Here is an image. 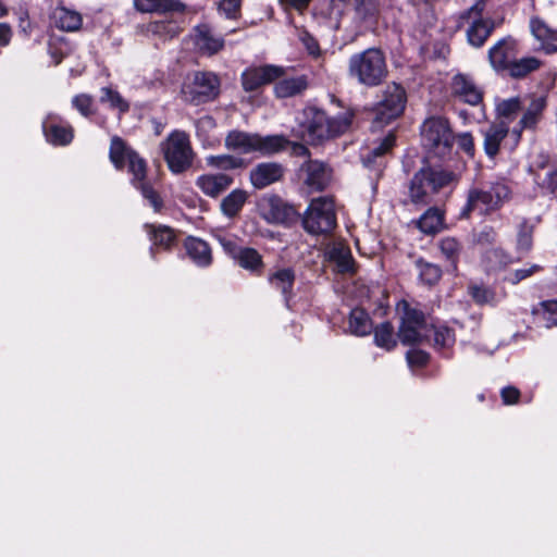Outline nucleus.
Returning <instances> with one entry per match:
<instances>
[{
	"instance_id": "obj_1",
	"label": "nucleus",
	"mask_w": 557,
	"mask_h": 557,
	"mask_svg": "<svg viewBox=\"0 0 557 557\" xmlns=\"http://www.w3.org/2000/svg\"><path fill=\"white\" fill-rule=\"evenodd\" d=\"M348 76L366 87L379 86L387 76L386 59L382 50L368 48L348 60Z\"/></svg>"
},
{
	"instance_id": "obj_2",
	"label": "nucleus",
	"mask_w": 557,
	"mask_h": 557,
	"mask_svg": "<svg viewBox=\"0 0 557 557\" xmlns=\"http://www.w3.org/2000/svg\"><path fill=\"white\" fill-rule=\"evenodd\" d=\"M510 196L509 186L503 182L492 183L488 186H471L460 215L466 219L471 213L488 215L499 210L510 199Z\"/></svg>"
},
{
	"instance_id": "obj_3",
	"label": "nucleus",
	"mask_w": 557,
	"mask_h": 557,
	"mask_svg": "<svg viewBox=\"0 0 557 557\" xmlns=\"http://www.w3.org/2000/svg\"><path fill=\"white\" fill-rule=\"evenodd\" d=\"M457 175L442 168L426 166L419 170L410 181L409 197L414 203L428 205L445 187L456 184Z\"/></svg>"
},
{
	"instance_id": "obj_4",
	"label": "nucleus",
	"mask_w": 557,
	"mask_h": 557,
	"mask_svg": "<svg viewBox=\"0 0 557 557\" xmlns=\"http://www.w3.org/2000/svg\"><path fill=\"white\" fill-rule=\"evenodd\" d=\"M287 140L280 135L261 136L242 131H232L225 137L227 149L242 153L257 152L261 156H271L285 149Z\"/></svg>"
},
{
	"instance_id": "obj_5",
	"label": "nucleus",
	"mask_w": 557,
	"mask_h": 557,
	"mask_svg": "<svg viewBox=\"0 0 557 557\" xmlns=\"http://www.w3.org/2000/svg\"><path fill=\"white\" fill-rule=\"evenodd\" d=\"M161 150L170 171L174 174L185 172L193 164L194 151L185 132H172L161 144Z\"/></svg>"
},
{
	"instance_id": "obj_6",
	"label": "nucleus",
	"mask_w": 557,
	"mask_h": 557,
	"mask_svg": "<svg viewBox=\"0 0 557 557\" xmlns=\"http://www.w3.org/2000/svg\"><path fill=\"white\" fill-rule=\"evenodd\" d=\"M454 139L455 137L448 121L444 117H429L421 126L423 147L437 157H444L449 153Z\"/></svg>"
},
{
	"instance_id": "obj_7",
	"label": "nucleus",
	"mask_w": 557,
	"mask_h": 557,
	"mask_svg": "<svg viewBox=\"0 0 557 557\" xmlns=\"http://www.w3.org/2000/svg\"><path fill=\"white\" fill-rule=\"evenodd\" d=\"M305 230L310 234H325L336 225L334 201L329 197L312 199L302 219Z\"/></svg>"
},
{
	"instance_id": "obj_8",
	"label": "nucleus",
	"mask_w": 557,
	"mask_h": 557,
	"mask_svg": "<svg viewBox=\"0 0 557 557\" xmlns=\"http://www.w3.org/2000/svg\"><path fill=\"white\" fill-rule=\"evenodd\" d=\"M220 81L210 72H196L182 86V97L191 104L211 101L219 95Z\"/></svg>"
},
{
	"instance_id": "obj_9",
	"label": "nucleus",
	"mask_w": 557,
	"mask_h": 557,
	"mask_svg": "<svg viewBox=\"0 0 557 557\" xmlns=\"http://www.w3.org/2000/svg\"><path fill=\"white\" fill-rule=\"evenodd\" d=\"M110 160L117 170L128 165V172L133 175L132 184L136 187L146 181L147 162L136 151L126 146L124 140L114 136L110 145Z\"/></svg>"
},
{
	"instance_id": "obj_10",
	"label": "nucleus",
	"mask_w": 557,
	"mask_h": 557,
	"mask_svg": "<svg viewBox=\"0 0 557 557\" xmlns=\"http://www.w3.org/2000/svg\"><path fill=\"white\" fill-rule=\"evenodd\" d=\"M398 311H403L398 337L404 345L420 344L429 339V325L422 311L411 308L403 300L398 304Z\"/></svg>"
},
{
	"instance_id": "obj_11",
	"label": "nucleus",
	"mask_w": 557,
	"mask_h": 557,
	"mask_svg": "<svg viewBox=\"0 0 557 557\" xmlns=\"http://www.w3.org/2000/svg\"><path fill=\"white\" fill-rule=\"evenodd\" d=\"M352 114L343 113L338 116H327L325 112L318 111L308 125V138L313 144H319L345 133L351 123Z\"/></svg>"
},
{
	"instance_id": "obj_12",
	"label": "nucleus",
	"mask_w": 557,
	"mask_h": 557,
	"mask_svg": "<svg viewBox=\"0 0 557 557\" xmlns=\"http://www.w3.org/2000/svg\"><path fill=\"white\" fill-rule=\"evenodd\" d=\"M485 1L478 0L470 9L460 16V24H468L467 38L471 46L481 47L495 28V23L490 18H483Z\"/></svg>"
},
{
	"instance_id": "obj_13",
	"label": "nucleus",
	"mask_w": 557,
	"mask_h": 557,
	"mask_svg": "<svg viewBox=\"0 0 557 557\" xmlns=\"http://www.w3.org/2000/svg\"><path fill=\"white\" fill-rule=\"evenodd\" d=\"M407 102L406 91L399 84L393 83L385 87L382 99L374 109V123L387 124L397 119L405 110Z\"/></svg>"
},
{
	"instance_id": "obj_14",
	"label": "nucleus",
	"mask_w": 557,
	"mask_h": 557,
	"mask_svg": "<svg viewBox=\"0 0 557 557\" xmlns=\"http://www.w3.org/2000/svg\"><path fill=\"white\" fill-rule=\"evenodd\" d=\"M284 75V69L276 65H264L247 69L242 74L243 88L246 91H253L262 85L272 83Z\"/></svg>"
},
{
	"instance_id": "obj_15",
	"label": "nucleus",
	"mask_w": 557,
	"mask_h": 557,
	"mask_svg": "<svg viewBox=\"0 0 557 557\" xmlns=\"http://www.w3.org/2000/svg\"><path fill=\"white\" fill-rule=\"evenodd\" d=\"M260 210L268 222L277 224L288 223L297 215L294 207L285 203L276 196L264 198L260 203Z\"/></svg>"
},
{
	"instance_id": "obj_16",
	"label": "nucleus",
	"mask_w": 557,
	"mask_h": 557,
	"mask_svg": "<svg viewBox=\"0 0 557 557\" xmlns=\"http://www.w3.org/2000/svg\"><path fill=\"white\" fill-rule=\"evenodd\" d=\"M453 94L463 102L476 106L482 101V90L474 79L467 74H456L451 82Z\"/></svg>"
},
{
	"instance_id": "obj_17",
	"label": "nucleus",
	"mask_w": 557,
	"mask_h": 557,
	"mask_svg": "<svg viewBox=\"0 0 557 557\" xmlns=\"http://www.w3.org/2000/svg\"><path fill=\"white\" fill-rule=\"evenodd\" d=\"M284 169L276 162H262L256 165L249 174L251 185L257 189H263L282 180Z\"/></svg>"
},
{
	"instance_id": "obj_18",
	"label": "nucleus",
	"mask_w": 557,
	"mask_h": 557,
	"mask_svg": "<svg viewBox=\"0 0 557 557\" xmlns=\"http://www.w3.org/2000/svg\"><path fill=\"white\" fill-rule=\"evenodd\" d=\"M233 176L225 173H207L197 177L196 186L210 198H218L233 184Z\"/></svg>"
},
{
	"instance_id": "obj_19",
	"label": "nucleus",
	"mask_w": 557,
	"mask_h": 557,
	"mask_svg": "<svg viewBox=\"0 0 557 557\" xmlns=\"http://www.w3.org/2000/svg\"><path fill=\"white\" fill-rule=\"evenodd\" d=\"M515 58L516 41L511 37L498 40L488 50V59L495 70H507Z\"/></svg>"
},
{
	"instance_id": "obj_20",
	"label": "nucleus",
	"mask_w": 557,
	"mask_h": 557,
	"mask_svg": "<svg viewBox=\"0 0 557 557\" xmlns=\"http://www.w3.org/2000/svg\"><path fill=\"white\" fill-rule=\"evenodd\" d=\"M194 44L202 54L213 55L224 47V39L215 35L209 26L200 25L195 28Z\"/></svg>"
},
{
	"instance_id": "obj_21",
	"label": "nucleus",
	"mask_w": 557,
	"mask_h": 557,
	"mask_svg": "<svg viewBox=\"0 0 557 557\" xmlns=\"http://www.w3.org/2000/svg\"><path fill=\"white\" fill-rule=\"evenodd\" d=\"M302 170L306 172L305 184L311 188V190H322L326 187L331 180V171L323 162L309 161Z\"/></svg>"
},
{
	"instance_id": "obj_22",
	"label": "nucleus",
	"mask_w": 557,
	"mask_h": 557,
	"mask_svg": "<svg viewBox=\"0 0 557 557\" xmlns=\"http://www.w3.org/2000/svg\"><path fill=\"white\" fill-rule=\"evenodd\" d=\"M468 292L472 299L479 304L492 305L499 300L504 293L495 284H490L487 281H474L468 286Z\"/></svg>"
},
{
	"instance_id": "obj_23",
	"label": "nucleus",
	"mask_w": 557,
	"mask_h": 557,
	"mask_svg": "<svg viewBox=\"0 0 557 557\" xmlns=\"http://www.w3.org/2000/svg\"><path fill=\"white\" fill-rule=\"evenodd\" d=\"M509 125L507 122L499 121L492 124L484 134V150L488 157H494L498 153L502 140L507 136Z\"/></svg>"
},
{
	"instance_id": "obj_24",
	"label": "nucleus",
	"mask_w": 557,
	"mask_h": 557,
	"mask_svg": "<svg viewBox=\"0 0 557 557\" xmlns=\"http://www.w3.org/2000/svg\"><path fill=\"white\" fill-rule=\"evenodd\" d=\"M185 249L189 258L199 267H207L212 261L209 245L200 238H187L185 240Z\"/></svg>"
},
{
	"instance_id": "obj_25",
	"label": "nucleus",
	"mask_w": 557,
	"mask_h": 557,
	"mask_svg": "<svg viewBox=\"0 0 557 557\" xmlns=\"http://www.w3.org/2000/svg\"><path fill=\"white\" fill-rule=\"evenodd\" d=\"M545 107L546 101L544 97L532 98L519 122V129H513V133L520 137V133L523 128L535 127L542 116Z\"/></svg>"
},
{
	"instance_id": "obj_26",
	"label": "nucleus",
	"mask_w": 557,
	"mask_h": 557,
	"mask_svg": "<svg viewBox=\"0 0 557 557\" xmlns=\"http://www.w3.org/2000/svg\"><path fill=\"white\" fill-rule=\"evenodd\" d=\"M416 223L422 233L426 235H434L445 227L444 212L435 207L430 208Z\"/></svg>"
},
{
	"instance_id": "obj_27",
	"label": "nucleus",
	"mask_w": 557,
	"mask_h": 557,
	"mask_svg": "<svg viewBox=\"0 0 557 557\" xmlns=\"http://www.w3.org/2000/svg\"><path fill=\"white\" fill-rule=\"evenodd\" d=\"M52 18L55 27L64 32H76L83 23L81 13L64 7L57 8Z\"/></svg>"
},
{
	"instance_id": "obj_28",
	"label": "nucleus",
	"mask_w": 557,
	"mask_h": 557,
	"mask_svg": "<svg viewBox=\"0 0 557 557\" xmlns=\"http://www.w3.org/2000/svg\"><path fill=\"white\" fill-rule=\"evenodd\" d=\"M330 265L341 274H354V260L350 251L344 246H334L329 251Z\"/></svg>"
},
{
	"instance_id": "obj_29",
	"label": "nucleus",
	"mask_w": 557,
	"mask_h": 557,
	"mask_svg": "<svg viewBox=\"0 0 557 557\" xmlns=\"http://www.w3.org/2000/svg\"><path fill=\"white\" fill-rule=\"evenodd\" d=\"M348 330L350 334L356 336L369 335L373 330V325L367 311L360 308L352 309L348 319Z\"/></svg>"
},
{
	"instance_id": "obj_30",
	"label": "nucleus",
	"mask_w": 557,
	"mask_h": 557,
	"mask_svg": "<svg viewBox=\"0 0 557 557\" xmlns=\"http://www.w3.org/2000/svg\"><path fill=\"white\" fill-rule=\"evenodd\" d=\"M308 87L305 76L287 77L278 81L274 86V92L278 98H288L301 94Z\"/></svg>"
},
{
	"instance_id": "obj_31",
	"label": "nucleus",
	"mask_w": 557,
	"mask_h": 557,
	"mask_svg": "<svg viewBox=\"0 0 557 557\" xmlns=\"http://www.w3.org/2000/svg\"><path fill=\"white\" fill-rule=\"evenodd\" d=\"M247 199L248 194L246 190L234 189L222 199L220 203L221 212L227 218H234L240 212Z\"/></svg>"
},
{
	"instance_id": "obj_32",
	"label": "nucleus",
	"mask_w": 557,
	"mask_h": 557,
	"mask_svg": "<svg viewBox=\"0 0 557 557\" xmlns=\"http://www.w3.org/2000/svg\"><path fill=\"white\" fill-rule=\"evenodd\" d=\"M235 262L253 275H261L264 269L262 256L251 247H244Z\"/></svg>"
},
{
	"instance_id": "obj_33",
	"label": "nucleus",
	"mask_w": 557,
	"mask_h": 557,
	"mask_svg": "<svg viewBox=\"0 0 557 557\" xmlns=\"http://www.w3.org/2000/svg\"><path fill=\"white\" fill-rule=\"evenodd\" d=\"M135 8L144 13L181 11L183 4L177 0H134Z\"/></svg>"
},
{
	"instance_id": "obj_34",
	"label": "nucleus",
	"mask_w": 557,
	"mask_h": 557,
	"mask_svg": "<svg viewBox=\"0 0 557 557\" xmlns=\"http://www.w3.org/2000/svg\"><path fill=\"white\" fill-rule=\"evenodd\" d=\"M42 126L48 141L53 145L65 146L73 139V129L71 126L47 125L46 122H44Z\"/></svg>"
},
{
	"instance_id": "obj_35",
	"label": "nucleus",
	"mask_w": 557,
	"mask_h": 557,
	"mask_svg": "<svg viewBox=\"0 0 557 557\" xmlns=\"http://www.w3.org/2000/svg\"><path fill=\"white\" fill-rule=\"evenodd\" d=\"M431 336H433L434 347L438 350L453 347L456 341L454 331L446 325H431L429 327V338Z\"/></svg>"
},
{
	"instance_id": "obj_36",
	"label": "nucleus",
	"mask_w": 557,
	"mask_h": 557,
	"mask_svg": "<svg viewBox=\"0 0 557 557\" xmlns=\"http://www.w3.org/2000/svg\"><path fill=\"white\" fill-rule=\"evenodd\" d=\"M395 145V135L389 133L379 146L374 147L372 150H369L367 153L362 154V162L364 166L372 168L377 164V159L387 153L393 146Z\"/></svg>"
},
{
	"instance_id": "obj_37",
	"label": "nucleus",
	"mask_w": 557,
	"mask_h": 557,
	"mask_svg": "<svg viewBox=\"0 0 557 557\" xmlns=\"http://www.w3.org/2000/svg\"><path fill=\"white\" fill-rule=\"evenodd\" d=\"M374 332V343L376 346L386 350H392L396 347L397 342L394 335V327L389 322L379 324Z\"/></svg>"
},
{
	"instance_id": "obj_38",
	"label": "nucleus",
	"mask_w": 557,
	"mask_h": 557,
	"mask_svg": "<svg viewBox=\"0 0 557 557\" xmlns=\"http://www.w3.org/2000/svg\"><path fill=\"white\" fill-rule=\"evenodd\" d=\"M535 222L528 219H521L517 225L516 248L520 252L528 251L532 246V232Z\"/></svg>"
},
{
	"instance_id": "obj_39",
	"label": "nucleus",
	"mask_w": 557,
	"mask_h": 557,
	"mask_svg": "<svg viewBox=\"0 0 557 557\" xmlns=\"http://www.w3.org/2000/svg\"><path fill=\"white\" fill-rule=\"evenodd\" d=\"M533 314L540 319L542 325L552 327L557 325V300H545L534 309Z\"/></svg>"
},
{
	"instance_id": "obj_40",
	"label": "nucleus",
	"mask_w": 557,
	"mask_h": 557,
	"mask_svg": "<svg viewBox=\"0 0 557 557\" xmlns=\"http://www.w3.org/2000/svg\"><path fill=\"white\" fill-rule=\"evenodd\" d=\"M100 94L99 100L101 103H108L111 109H116L120 113L128 111L129 104L119 91L111 87H102Z\"/></svg>"
},
{
	"instance_id": "obj_41",
	"label": "nucleus",
	"mask_w": 557,
	"mask_h": 557,
	"mask_svg": "<svg viewBox=\"0 0 557 557\" xmlns=\"http://www.w3.org/2000/svg\"><path fill=\"white\" fill-rule=\"evenodd\" d=\"M148 29L163 40L172 39L181 33L176 22L165 20L150 23Z\"/></svg>"
},
{
	"instance_id": "obj_42",
	"label": "nucleus",
	"mask_w": 557,
	"mask_h": 557,
	"mask_svg": "<svg viewBox=\"0 0 557 557\" xmlns=\"http://www.w3.org/2000/svg\"><path fill=\"white\" fill-rule=\"evenodd\" d=\"M540 65L541 62L536 58L529 57L520 60L513 59L507 70L512 77H523L537 70Z\"/></svg>"
},
{
	"instance_id": "obj_43",
	"label": "nucleus",
	"mask_w": 557,
	"mask_h": 557,
	"mask_svg": "<svg viewBox=\"0 0 557 557\" xmlns=\"http://www.w3.org/2000/svg\"><path fill=\"white\" fill-rule=\"evenodd\" d=\"M355 11L364 21H375L380 14L379 0H355Z\"/></svg>"
},
{
	"instance_id": "obj_44",
	"label": "nucleus",
	"mask_w": 557,
	"mask_h": 557,
	"mask_svg": "<svg viewBox=\"0 0 557 557\" xmlns=\"http://www.w3.org/2000/svg\"><path fill=\"white\" fill-rule=\"evenodd\" d=\"M206 162L209 166L221 170L239 169L245 165L242 158L230 154L209 156L207 157Z\"/></svg>"
},
{
	"instance_id": "obj_45",
	"label": "nucleus",
	"mask_w": 557,
	"mask_h": 557,
	"mask_svg": "<svg viewBox=\"0 0 557 557\" xmlns=\"http://www.w3.org/2000/svg\"><path fill=\"white\" fill-rule=\"evenodd\" d=\"M442 255L455 267L461 251L460 243L454 237H444L438 242Z\"/></svg>"
},
{
	"instance_id": "obj_46",
	"label": "nucleus",
	"mask_w": 557,
	"mask_h": 557,
	"mask_svg": "<svg viewBox=\"0 0 557 557\" xmlns=\"http://www.w3.org/2000/svg\"><path fill=\"white\" fill-rule=\"evenodd\" d=\"M530 29L539 41L546 42L556 38V32L539 17H534L530 21Z\"/></svg>"
},
{
	"instance_id": "obj_47",
	"label": "nucleus",
	"mask_w": 557,
	"mask_h": 557,
	"mask_svg": "<svg viewBox=\"0 0 557 557\" xmlns=\"http://www.w3.org/2000/svg\"><path fill=\"white\" fill-rule=\"evenodd\" d=\"M520 109L521 106L520 100L518 98L503 100L497 104L496 108L498 117L502 119L500 121L507 122V125L517 115Z\"/></svg>"
},
{
	"instance_id": "obj_48",
	"label": "nucleus",
	"mask_w": 557,
	"mask_h": 557,
	"mask_svg": "<svg viewBox=\"0 0 557 557\" xmlns=\"http://www.w3.org/2000/svg\"><path fill=\"white\" fill-rule=\"evenodd\" d=\"M152 242L154 246L168 249L175 240L174 232L166 226H159L153 228Z\"/></svg>"
},
{
	"instance_id": "obj_49",
	"label": "nucleus",
	"mask_w": 557,
	"mask_h": 557,
	"mask_svg": "<svg viewBox=\"0 0 557 557\" xmlns=\"http://www.w3.org/2000/svg\"><path fill=\"white\" fill-rule=\"evenodd\" d=\"M72 104L83 116L88 117L95 113L94 98L90 95H76L72 99Z\"/></svg>"
},
{
	"instance_id": "obj_50",
	"label": "nucleus",
	"mask_w": 557,
	"mask_h": 557,
	"mask_svg": "<svg viewBox=\"0 0 557 557\" xmlns=\"http://www.w3.org/2000/svg\"><path fill=\"white\" fill-rule=\"evenodd\" d=\"M135 188L140 190L143 197L149 201L154 211L161 210L163 206L162 199L148 182H141L140 185L136 186Z\"/></svg>"
},
{
	"instance_id": "obj_51",
	"label": "nucleus",
	"mask_w": 557,
	"mask_h": 557,
	"mask_svg": "<svg viewBox=\"0 0 557 557\" xmlns=\"http://www.w3.org/2000/svg\"><path fill=\"white\" fill-rule=\"evenodd\" d=\"M219 243L225 253H227L234 261H236L244 248L237 244V240L234 237H220Z\"/></svg>"
},
{
	"instance_id": "obj_52",
	"label": "nucleus",
	"mask_w": 557,
	"mask_h": 557,
	"mask_svg": "<svg viewBox=\"0 0 557 557\" xmlns=\"http://www.w3.org/2000/svg\"><path fill=\"white\" fill-rule=\"evenodd\" d=\"M409 366H424L428 362L429 355L425 351L411 349L406 355Z\"/></svg>"
},
{
	"instance_id": "obj_53",
	"label": "nucleus",
	"mask_w": 557,
	"mask_h": 557,
	"mask_svg": "<svg viewBox=\"0 0 557 557\" xmlns=\"http://www.w3.org/2000/svg\"><path fill=\"white\" fill-rule=\"evenodd\" d=\"M458 147L463 150L467 154L473 156L474 143L473 137L470 133H461L456 137Z\"/></svg>"
},
{
	"instance_id": "obj_54",
	"label": "nucleus",
	"mask_w": 557,
	"mask_h": 557,
	"mask_svg": "<svg viewBox=\"0 0 557 557\" xmlns=\"http://www.w3.org/2000/svg\"><path fill=\"white\" fill-rule=\"evenodd\" d=\"M240 7V0H222L220 2V11H222L226 17L234 18Z\"/></svg>"
},
{
	"instance_id": "obj_55",
	"label": "nucleus",
	"mask_w": 557,
	"mask_h": 557,
	"mask_svg": "<svg viewBox=\"0 0 557 557\" xmlns=\"http://www.w3.org/2000/svg\"><path fill=\"white\" fill-rule=\"evenodd\" d=\"M418 265L421 268L420 276L422 277L438 278L442 275L441 269L435 264L419 261Z\"/></svg>"
},
{
	"instance_id": "obj_56",
	"label": "nucleus",
	"mask_w": 557,
	"mask_h": 557,
	"mask_svg": "<svg viewBox=\"0 0 557 557\" xmlns=\"http://www.w3.org/2000/svg\"><path fill=\"white\" fill-rule=\"evenodd\" d=\"M519 391L516 387L508 386L502 389V398L504 404L512 405L518 401Z\"/></svg>"
},
{
	"instance_id": "obj_57",
	"label": "nucleus",
	"mask_w": 557,
	"mask_h": 557,
	"mask_svg": "<svg viewBox=\"0 0 557 557\" xmlns=\"http://www.w3.org/2000/svg\"><path fill=\"white\" fill-rule=\"evenodd\" d=\"M12 36L11 27L5 23H0V46H7Z\"/></svg>"
},
{
	"instance_id": "obj_58",
	"label": "nucleus",
	"mask_w": 557,
	"mask_h": 557,
	"mask_svg": "<svg viewBox=\"0 0 557 557\" xmlns=\"http://www.w3.org/2000/svg\"><path fill=\"white\" fill-rule=\"evenodd\" d=\"M304 40V44L306 45L307 47V50L310 54L312 55H318L320 50H319V45L318 42L310 36H305L302 38Z\"/></svg>"
},
{
	"instance_id": "obj_59",
	"label": "nucleus",
	"mask_w": 557,
	"mask_h": 557,
	"mask_svg": "<svg viewBox=\"0 0 557 557\" xmlns=\"http://www.w3.org/2000/svg\"><path fill=\"white\" fill-rule=\"evenodd\" d=\"M540 267L534 264L529 268H523L517 271V278H527L531 275H534L539 272Z\"/></svg>"
},
{
	"instance_id": "obj_60",
	"label": "nucleus",
	"mask_w": 557,
	"mask_h": 557,
	"mask_svg": "<svg viewBox=\"0 0 557 557\" xmlns=\"http://www.w3.org/2000/svg\"><path fill=\"white\" fill-rule=\"evenodd\" d=\"M296 276V273L294 272L293 269L290 268H286V269H282L280 271H277L272 278H277V280H281V278H295Z\"/></svg>"
},
{
	"instance_id": "obj_61",
	"label": "nucleus",
	"mask_w": 557,
	"mask_h": 557,
	"mask_svg": "<svg viewBox=\"0 0 557 557\" xmlns=\"http://www.w3.org/2000/svg\"><path fill=\"white\" fill-rule=\"evenodd\" d=\"M311 0H286V2L297 11H304Z\"/></svg>"
},
{
	"instance_id": "obj_62",
	"label": "nucleus",
	"mask_w": 557,
	"mask_h": 557,
	"mask_svg": "<svg viewBox=\"0 0 557 557\" xmlns=\"http://www.w3.org/2000/svg\"><path fill=\"white\" fill-rule=\"evenodd\" d=\"M550 187L553 193L557 196V170L550 175Z\"/></svg>"
},
{
	"instance_id": "obj_63",
	"label": "nucleus",
	"mask_w": 557,
	"mask_h": 557,
	"mask_svg": "<svg viewBox=\"0 0 557 557\" xmlns=\"http://www.w3.org/2000/svg\"><path fill=\"white\" fill-rule=\"evenodd\" d=\"M213 120L210 116H205L198 121V126H212Z\"/></svg>"
},
{
	"instance_id": "obj_64",
	"label": "nucleus",
	"mask_w": 557,
	"mask_h": 557,
	"mask_svg": "<svg viewBox=\"0 0 557 557\" xmlns=\"http://www.w3.org/2000/svg\"><path fill=\"white\" fill-rule=\"evenodd\" d=\"M294 150H295V153L301 154V156H305L308 152L307 148L304 145H296Z\"/></svg>"
}]
</instances>
